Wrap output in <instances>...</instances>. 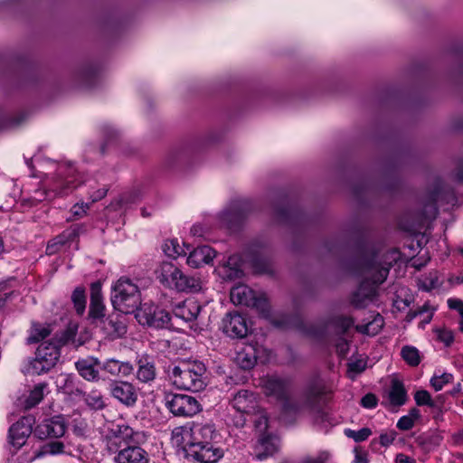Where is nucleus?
Listing matches in <instances>:
<instances>
[{
	"instance_id": "f257e3e1",
	"label": "nucleus",
	"mask_w": 463,
	"mask_h": 463,
	"mask_svg": "<svg viewBox=\"0 0 463 463\" xmlns=\"http://www.w3.org/2000/svg\"><path fill=\"white\" fill-rule=\"evenodd\" d=\"M265 393L282 402L279 420L285 425L293 424L302 407L319 411L333 394V384L320 375L310 378L303 391V404L289 397V382L279 377H269L264 383Z\"/></svg>"
},
{
	"instance_id": "f03ea898",
	"label": "nucleus",
	"mask_w": 463,
	"mask_h": 463,
	"mask_svg": "<svg viewBox=\"0 0 463 463\" xmlns=\"http://www.w3.org/2000/svg\"><path fill=\"white\" fill-rule=\"evenodd\" d=\"M376 259V253L373 251L361 254L354 261V273L364 277L352 296L351 302L355 307H364L368 302L374 300L378 286L388 277L391 264L382 265Z\"/></svg>"
},
{
	"instance_id": "7ed1b4c3",
	"label": "nucleus",
	"mask_w": 463,
	"mask_h": 463,
	"mask_svg": "<svg viewBox=\"0 0 463 463\" xmlns=\"http://www.w3.org/2000/svg\"><path fill=\"white\" fill-rule=\"evenodd\" d=\"M166 373L175 386L191 392H200L206 386V367L198 360H180L170 364Z\"/></svg>"
},
{
	"instance_id": "20e7f679",
	"label": "nucleus",
	"mask_w": 463,
	"mask_h": 463,
	"mask_svg": "<svg viewBox=\"0 0 463 463\" xmlns=\"http://www.w3.org/2000/svg\"><path fill=\"white\" fill-rule=\"evenodd\" d=\"M74 175L75 169L72 165H60L48 187L35 190L28 198L31 205H37L39 203L52 201L58 196H66L71 194L80 184Z\"/></svg>"
},
{
	"instance_id": "39448f33",
	"label": "nucleus",
	"mask_w": 463,
	"mask_h": 463,
	"mask_svg": "<svg viewBox=\"0 0 463 463\" xmlns=\"http://www.w3.org/2000/svg\"><path fill=\"white\" fill-rule=\"evenodd\" d=\"M177 451L187 459L201 463H216L223 457V450L213 444L196 441L194 436H173Z\"/></svg>"
},
{
	"instance_id": "423d86ee",
	"label": "nucleus",
	"mask_w": 463,
	"mask_h": 463,
	"mask_svg": "<svg viewBox=\"0 0 463 463\" xmlns=\"http://www.w3.org/2000/svg\"><path fill=\"white\" fill-rule=\"evenodd\" d=\"M111 302L115 309L124 314L135 313L141 305L138 287L129 279L121 278L113 288Z\"/></svg>"
},
{
	"instance_id": "0eeeda50",
	"label": "nucleus",
	"mask_w": 463,
	"mask_h": 463,
	"mask_svg": "<svg viewBox=\"0 0 463 463\" xmlns=\"http://www.w3.org/2000/svg\"><path fill=\"white\" fill-rule=\"evenodd\" d=\"M61 357V351L54 342L44 341L36 349L34 357L28 361L27 373L42 375L56 366Z\"/></svg>"
},
{
	"instance_id": "6e6552de",
	"label": "nucleus",
	"mask_w": 463,
	"mask_h": 463,
	"mask_svg": "<svg viewBox=\"0 0 463 463\" xmlns=\"http://www.w3.org/2000/svg\"><path fill=\"white\" fill-rule=\"evenodd\" d=\"M159 280L163 285L175 288L180 292H198L202 288L198 278L184 275L170 262L162 264Z\"/></svg>"
},
{
	"instance_id": "1a4fd4ad",
	"label": "nucleus",
	"mask_w": 463,
	"mask_h": 463,
	"mask_svg": "<svg viewBox=\"0 0 463 463\" xmlns=\"http://www.w3.org/2000/svg\"><path fill=\"white\" fill-rule=\"evenodd\" d=\"M135 317L139 324L155 328H165L171 320L168 312L150 302L141 304L135 312Z\"/></svg>"
},
{
	"instance_id": "9d476101",
	"label": "nucleus",
	"mask_w": 463,
	"mask_h": 463,
	"mask_svg": "<svg viewBox=\"0 0 463 463\" xmlns=\"http://www.w3.org/2000/svg\"><path fill=\"white\" fill-rule=\"evenodd\" d=\"M165 401V406L175 416L189 417L201 410L198 401L190 395L167 393Z\"/></svg>"
},
{
	"instance_id": "9b49d317",
	"label": "nucleus",
	"mask_w": 463,
	"mask_h": 463,
	"mask_svg": "<svg viewBox=\"0 0 463 463\" xmlns=\"http://www.w3.org/2000/svg\"><path fill=\"white\" fill-rule=\"evenodd\" d=\"M222 329L224 335L232 339H242L249 334L246 318L237 312L225 315L222 321Z\"/></svg>"
},
{
	"instance_id": "f8f14e48",
	"label": "nucleus",
	"mask_w": 463,
	"mask_h": 463,
	"mask_svg": "<svg viewBox=\"0 0 463 463\" xmlns=\"http://www.w3.org/2000/svg\"><path fill=\"white\" fill-rule=\"evenodd\" d=\"M111 396L127 407H132L137 401V392L133 383L126 381H112L109 384Z\"/></svg>"
},
{
	"instance_id": "ddd939ff",
	"label": "nucleus",
	"mask_w": 463,
	"mask_h": 463,
	"mask_svg": "<svg viewBox=\"0 0 463 463\" xmlns=\"http://www.w3.org/2000/svg\"><path fill=\"white\" fill-rule=\"evenodd\" d=\"M136 377L143 383H149L156 377V358L147 354H142L136 358Z\"/></svg>"
},
{
	"instance_id": "4468645a",
	"label": "nucleus",
	"mask_w": 463,
	"mask_h": 463,
	"mask_svg": "<svg viewBox=\"0 0 463 463\" xmlns=\"http://www.w3.org/2000/svg\"><path fill=\"white\" fill-rule=\"evenodd\" d=\"M83 230V225H71L69 229L63 231L61 233L49 241L46 246V254H56L61 247L76 240Z\"/></svg>"
},
{
	"instance_id": "2eb2a0df",
	"label": "nucleus",
	"mask_w": 463,
	"mask_h": 463,
	"mask_svg": "<svg viewBox=\"0 0 463 463\" xmlns=\"http://www.w3.org/2000/svg\"><path fill=\"white\" fill-rule=\"evenodd\" d=\"M260 346L258 344H248L241 347L235 354V364L243 370L252 369L257 364Z\"/></svg>"
},
{
	"instance_id": "dca6fc26",
	"label": "nucleus",
	"mask_w": 463,
	"mask_h": 463,
	"mask_svg": "<svg viewBox=\"0 0 463 463\" xmlns=\"http://www.w3.org/2000/svg\"><path fill=\"white\" fill-rule=\"evenodd\" d=\"M97 366L100 367V361L94 356H88L75 362V368L78 373L88 382H98L99 372Z\"/></svg>"
},
{
	"instance_id": "f3484780",
	"label": "nucleus",
	"mask_w": 463,
	"mask_h": 463,
	"mask_svg": "<svg viewBox=\"0 0 463 463\" xmlns=\"http://www.w3.org/2000/svg\"><path fill=\"white\" fill-rule=\"evenodd\" d=\"M89 317L93 321H101L105 318V306L102 301L101 285L99 282H94L90 286Z\"/></svg>"
},
{
	"instance_id": "a211bd4d",
	"label": "nucleus",
	"mask_w": 463,
	"mask_h": 463,
	"mask_svg": "<svg viewBox=\"0 0 463 463\" xmlns=\"http://www.w3.org/2000/svg\"><path fill=\"white\" fill-rule=\"evenodd\" d=\"M215 271L223 280L233 281L243 276L241 260L238 256H230L222 264L218 265Z\"/></svg>"
},
{
	"instance_id": "6ab92c4d",
	"label": "nucleus",
	"mask_w": 463,
	"mask_h": 463,
	"mask_svg": "<svg viewBox=\"0 0 463 463\" xmlns=\"http://www.w3.org/2000/svg\"><path fill=\"white\" fill-rule=\"evenodd\" d=\"M201 309L202 307L197 301L193 299H186L176 304L173 308V313L175 317L180 318L185 322H191L197 318Z\"/></svg>"
},
{
	"instance_id": "aec40b11",
	"label": "nucleus",
	"mask_w": 463,
	"mask_h": 463,
	"mask_svg": "<svg viewBox=\"0 0 463 463\" xmlns=\"http://www.w3.org/2000/svg\"><path fill=\"white\" fill-rule=\"evenodd\" d=\"M231 404L238 413L250 414L255 410L256 399L252 392L241 390L233 396Z\"/></svg>"
},
{
	"instance_id": "412c9836",
	"label": "nucleus",
	"mask_w": 463,
	"mask_h": 463,
	"mask_svg": "<svg viewBox=\"0 0 463 463\" xmlns=\"http://www.w3.org/2000/svg\"><path fill=\"white\" fill-rule=\"evenodd\" d=\"M215 257V250L210 246L203 245L190 251L187 264L192 268H199L203 264H209Z\"/></svg>"
},
{
	"instance_id": "4be33fe9",
	"label": "nucleus",
	"mask_w": 463,
	"mask_h": 463,
	"mask_svg": "<svg viewBox=\"0 0 463 463\" xmlns=\"http://www.w3.org/2000/svg\"><path fill=\"white\" fill-rule=\"evenodd\" d=\"M117 463H148L146 452L137 446L121 449L115 458Z\"/></svg>"
},
{
	"instance_id": "5701e85b",
	"label": "nucleus",
	"mask_w": 463,
	"mask_h": 463,
	"mask_svg": "<svg viewBox=\"0 0 463 463\" xmlns=\"http://www.w3.org/2000/svg\"><path fill=\"white\" fill-rule=\"evenodd\" d=\"M37 428L40 434H65L68 421L63 415H55L45 419Z\"/></svg>"
},
{
	"instance_id": "b1692460",
	"label": "nucleus",
	"mask_w": 463,
	"mask_h": 463,
	"mask_svg": "<svg viewBox=\"0 0 463 463\" xmlns=\"http://www.w3.org/2000/svg\"><path fill=\"white\" fill-rule=\"evenodd\" d=\"M100 368L116 377H126L134 373V366L128 362H120L116 359H108Z\"/></svg>"
},
{
	"instance_id": "393cba45",
	"label": "nucleus",
	"mask_w": 463,
	"mask_h": 463,
	"mask_svg": "<svg viewBox=\"0 0 463 463\" xmlns=\"http://www.w3.org/2000/svg\"><path fill=\"white\" fill-rule=\"evenodd\" d=\"M254 294L255 292L248 286L239 284L232 288L230 297L233 304L250 307V305H255L256 303Z\"/></svg>"
},
{
	"instance_id": "a878e982",
	"label": "nucleus",
	"mask_w": 463,
	"mask_h": 463,
	"mask_svg": "<svg viewBox=\"0 0 463 463\" xmlns=\"http://www.w3.org/2000/svg\"><path fill=\"white\" fill-rule=\"evenodd\" d=\"M47 387L48 383H37L27 396L20 398L19 402L23 409L27 411L38 405L43 401Z\"/></svg>"
},
{
	"instance_id": "bb28decb",
	"label": "nucleus",
	"mask_w": 463,
	"mask_h": 463,
	"mask_svg": "<svg viewBox=\"0 0 463 463\" xmlns=\"http://www.w3.org/2000/svg\"><path fill=\"white\" fill-rule=\"evenodd\" d=\"M35 418L33 415L22 416L16 422L13 423L8 434H37L39 429L35 428Z\"/></svg>"
},
{
	"instance_id": "cd10ccee",
	"label": "nucleus",
	"mask_w": 463,
	"mask_h": 463,
	"mask_svg": "<svg viewBox=\"0 0 463 463\" xmlns=\"http://www.w3.org/2000/svg\"><path fill=\"white\" fill-rule=\"evenodd\" d=\"M104 330L112 337H118L127 332L125 324L120 320L118 314H111L101 321Z\"/></svg>"
},
{
	"instance_id": "c85d7f7f",
	"label": "nucleus",
	"mask_w": 463,
	"mask_h": 463,
	"mask_svg": "<svg viewBox=\"0 0 463 463\" xmlns=\"http://www.w3.org/2000/svg\"><path fill=\"white\" fill-rule=\"evenodd\" d=\"M278 439L279 436H260L256 444L258 458L263 459L273 455L278 450Z\"/></svg>"
},
{
	"instance_id": "c756f323",
	"label": "nucleus",
	"mask_w": 463,
	"mask_h": 463,
	"mask_svg": "<svg viewBox=\"0 0 463 463\" xmlns=\"http://www.w3.org/2000/svg\"><path fill=\"white\" fill-rule=\"evenodd\" d=\"M52 332L50 324H41L39 322H32L30 335L26 338L27 345L39 343L47 338Z\"/></svg>"
},
{
	"instance_id": "7c9ffc66",
	"label": "nucleus",
	"mask_w": 463,
	"mask_h": 463,
	"mask_svg": "<svg viewBox=\"0 0 463 463\" xmlns=\"http://www.w3.org/2000/svg\"><path fill=\"white\" fill-rule=\"evenodd\" d=\"M389 401L393 406H402L406 402L407 392L400 380L394 379L392 381Z\"/></svg>"
},
{
	"instance_id": "2f4dec72",
	"label": "nucleus",
	"mask_w": 463,
	"mask_h": 463,
	"mask_svg": "<svg viewBox=\"0 0 463 463\" xmlns=\"http://www.w3.org/2000/svg\"><path fill=\"white\" fill-rule=\"evenodd\" d=\"M58 387L60 392L71 399H81V396H84V391L75 384L71 374L65 375L62 383Z\"/></svg>"
},
{
	"instance_id": "473e14b6",
	"label": "nucleus",
	"mask_w": 463,
	"mask_h": 463,
	"mask_svg": "<svg viewBox=\"0 0 463 463\" xmlns=\"http://www.w3.org/2000/svg\"><path fill=\"white\" fill-rule=\"evenodd\" d=\"M184 428L192 434H213L216 430L214 424L210 420H194L187 423Z\"/></svg>"
},
{
	"instance_id": "72a5a7b5",
	"label": "nucleus",
	"mask_w": 463,
	"mask_h": 463,
	"mask_svg": "<svg viewBox=\"0 0 463 463\" xmlns=\"http://www.w3.org/2000/svg\"><path fill=\"white\" fill-rule=\"evenodd\" d=\"M414 438V443L423 452H430L439 445L442 436H410Z\"/></svg>"
},
{
	"instance_id": "f704fd0d",
	"label": "nucleus",
	"mask_w": 463,
	"mask_h": 463,
	"mask_svg": "<svg viewBox=\"0 0 463 463\" xmlns=\"http://www.w3.org/2000/svg\"><path fill=\"white\" fill-rule=\"evenodd\" d=\"M298 212L288 201H283L281 205H277L274 208V215L279 222H290L297 217Z\"/></svg>"
},
{
	"instance_id": "c9c22d12",
	"label": "nucleus",
	"mask_w": 463,
	"mask_h": 463,
	"mask_svg": "<svg viewBox=\"0 0 463 463\" xmlns=\"http://www.w3.org/2000/svg\"><path fill=\"white\" fill-rule=\"evenodd\" d=\"M81 399L91 410L100 411L106 407L103 396L98 390H92L89 393L84 392V396H81Z\"/></svg>"
},
{
	"instance_id": "e433bc0d",
	"label": "nucleus",
	"mask_w": 463,
	"mask_h": 463,
	"mask_svg": "<svg viewBox=\"0 0 463 463\" xmlns=\"http://www.w3.org/2000/svg\"><path fill=\"white\" fill-rule=\"evenodd\" d=\"M66 445L61 440H51L42 446L41 450L37 453V457L44 456L47 454L56 455L61 453H71L67 451Z\"/></svg>"
},
{
	"instance_id": "4c0bfd02",
	"label": "nucleus",
	"mask_w": 463,
	"mask_h": 463,
	"mask_svg": "<svg viewBox=\"0 0 463 463\" xmlns=\"http://www.w3.org/2000/svg\"><path fill=\"white\" fill-rule=\"evenodd\" d=\"M71 301L73 302L77 314L82 315L86 307L85 288L82 287L76 288L72 292Z\"/></svg>"
},
{
	"instance_id": "58836bf2",
	"label": "nucleus",
	"mask_w": 463,
	"mask_h": 463,
	"mask_svg": "<svg viewBox=\"0 0 463 463\" xmlns=\"http://www.w3.org/2000/svg\"><path fill=\"white\" fill-rule=\"evenodd\" d=\"M401 355L411 366H417L420 363L419 350L414 346H403L401 351Z\"/></svg>"
},
{
	"instance_id": "ea45409f",
	"label": "nucleus",
	"mask_w": 463,
	"mask_h": 463,
	"mask_svg": "<svg viewBox=\"0 0 463 463\" xmlns=\"http://www.w3.org/2000/svg\"><path fill=\"white\" fill-rule=\"evenodd\" d=\"M76 335V331L73 328H67L54 335L53 338L48 340L49 342H54L55 345L61 351V346L69 344L71 341H73Z\"/></svg>"
},
{
	"instance_id": "a19ab883",
	"label": "nucleus",
	"mask_w": 463,
	"mask_h": 463,
	"mask_svg": "<svg viewBox=\"0 0 463 463\" xmlns=\"http://www.w3.org/2000/svg\"><path fill=\"white\" fill-rule=\"evenodd\" d=\"M253 423L259 434H265L269 427L268 413L264 410H259L254 416Z\"/></svg>"
},
{
	"instance_id": "79ce46f5",
	"label": "nucleus",
	"mask_w": 463,
	"mask_h": 463,
	"mask_svg": "<svg viewBox=\"0 0 463 463\" xmlns=\"http://www.w3.org/2000/svg\"><path fill=\"white\" fill-rule=\"evenodd\" d=\"M424 313H428L426 317L422 320L424 323H430L432 319L433 311L430 310V307L428 303H425L422 307H419L416 310H410L406 315V321L411 322L415 317L419 316H422Z\"/></svg>"
},
{
	"instance_id": "37998d69",
	"label": "nucleus",
	"mask_w": 463,
	"mask_h": 463,
	"mask_svg": "<svg viewBox=\"0 0 463 463\" xmlns=\"http://www.w3.org/2000/svg\"><path fill=\"white\" fill-rule=\"evenodd\" d=\"M163 250L169 257H176L182 254H186V251L179 245L177 240L166 241L164 244Z\"/></svg>"
},
{
	"instance_id": "c03bdc74",
	"label": "nucleus",
	"mask_w": 463,
	"mask_h": 463,
	"mask_svg": "<svg viewBox=\"0 0 463 463\" xmlns=\"http://www.w3.org/2000/svg\"><path fill=\"white\" fill-rule=\"evenodd\" d=\"M414 400L416 404L419 406L428 405L430 407H434L435 403L431 399V396L429 392L425 390L417 391L414 394Z\"/></svg>"
},
{
	"instance_id": "a18cd8bd",
	"label": "nucleus",
	"mask_w": 463,
	"mask_h": 463,
	"mask_svg": "<svg viewBox=\"0 0 463 463\" xmlns=\"http://www.w3.org/2000/svg\"><path fill=\"white\" fill-rule=\"evenodd\" d=\"M354 324V320L350 317H337L334 319L335 326L341 334H345Z\"/></svg>"
},
{
	"instance_id": "49530a36",
	"label": "nucleus",
	"mask_w": 463,
	"mask_h": 463,
	"mask_svg": "<svg viewBox=\"0 0 463 463\" xmlns=\"http://www.w3.org/2000/svg\"><path fill=\"white\" fill-rule=\"evenodd\" d=\"M452 379V374L443 373L440 376H433L430 380V384L436 391H440L443 385L451 382Z\"/></svg>"
},
{
	"instance_id": "de8ad7c7",
	"label": "nucleus",
	"mask_w": 463,
	"mask_h": 463,
	"mask_svg": "<svg viewBox=\"0 0 463 463\" xmlns=\"http://www.w3.org/2000/svg\"><path fill=\"white\" fill-rule=\"evenodd\" d=\"M438 339L444 343L446 346H449L454 341V335L451 330L437 329Z\"/></svg>"
},
{
	"instance_id": "09e8293b",
	"label": "nucleus",
	"mask_w": 463,
	"mask_h": 463,
	"mask_svg": "<svg viewBox=\"0 0 463 463\" xmlns=\"http://www.w3.org/2000/svg\"><path fill=\"white\" fill-rule=\"evenodd\" d=\"M378 403V399L373 393L365 394L360 402V404L365 409H373L375 408Z\"/></svg>"
},
{
	"instance_id": "8fccbe9b",
	"label": "nucleus",
	"mask_w": 463,
	"mask_h": 463,
	"mask_svg": "<svg viewBox=\"0 0 463 463\" xmlns=\"http://www.w3.org/2000/svg\"><path fill=\"white\" fill-rule=\"evenodd\" d=\"M28 436H8V443L14 447V453L21 449L26 443Z\"/></svg>"
},
{
	"instance_id": "3c124183",
	"label": "nucleus",
	"mask_w": 463,
	"mask_h": 463,
	"mask_svg": "<svg viewBox=\"0 0 463 463\" xmlns=\"http://www.w3.org/2000/svg\"><path fill=\"white\" fill-rule=\"evenodd\" d=\"M87 208H88V206H84V205H79V204L73 205L72 208L71 209V213L72 217H70L67 220L74 221V220L81 218L86 213Z\"/></svg>"
},
{
	"instance_id": "603ef678",
	"label": "nucleus",
	"mask_w": 463,
	"mask_h": 463,
	"mask_svg": "<svg viewBox=\"0 0 463 463\" xmlns=\"http://www.w3.org/2000/svg\"><path fill=\"white\" fill-rule=\"evenodd\" d=\"M414 422L411 417H408L407 415L402 416L397 422V428L401 430H411Z\"/></svg>"
},
{
	"instance_id": "864d4df0",
	"label": "nucleus",
	"mask_w": 463,
	"mask_h": 463,
	"mask_svg": "<svg viewBox=\"0 0 463 463\" xmlns=\"http://www.w3.org/2000/svg\"><path fill=\"white\" fill-rule=\"evenodd\" d=\"M366 367V362L364 360H356L354 362H351L348 364V369L350 372H354L357 373H362L364 371Z\"/></svg>"
},
{
	"instance_id": "5fc2aeb1",
	"label": "nucleus",
	"mask_w": 463,
	"mask_h": 463,
	"mask_svg": "<svg viewBox=\"0 0 463 463\" xmlns=\"http://www.w3.org/2000/svg\"><path fill=\"white\" fill-rule=\"evenodd\" d=\"M354 463H366L367 462V458H366V452L360 447H355L354 449Z\"/></svg>"
},
{
	"instance_id": "6e6d98bb",
	"label": "nucleus",
	"mask_w": 463,
	"mask_h": 463,
	"mask_svg": "<svg viewBox=\"0 0 463 463\" xmlns=\"http://www.w3.org/2000/svg\"><path fill=\"white\" fill-rule=\"evenodd\" d=\"M254 300L256 302L255 305H250V307H256L257 309H260L261 311L266 310L268 304L264 298L257 297L256 294H254Z\"/></svg>"
},
{
	"instance_id": "4d7b16f0",
	"label": "nucleus",
	"mask_w": 463,
	"mask_h": 463,
	"mask_svg": "<svg viewBox=\"0 0 463 463\" xmlns=\"http://www.w3.org/2000/svg\"><path fill=\"white\" fill-rule=\"evenodd\" d=\"M348 343L345 338H340L338 343L336 344V350L337 352L342 354L345 355L348 352Z\"/></svg>"
},
{
	"instance_id": "13d9d810",
	"label": "nucleus",
	"mask_w": 463,
	"mask_h": 463,
	"mask_svg": "<svg viewBox=\"0 0 463 463\" xmlns=\"http://www.w3.org/2000/svg\"><path fill=\"white\" fill-rule=\"evenodd\" d=\"M448 306L451 309H455L458 312L463 308V301L457 298H449L448 300Z\"/></svg>"
},
{
	"instance_id": "bf43d9fd",
	"label": "nucleus",
	"mask_w": 463,
	"mask_h": 463,
	"mask_svg": "<svg viewBox=\"0 0 463 463\" xmlns=\"http://www.w3.org/2000/svg\"><path fill=\"white\" fill-rule=\"evenodd\" d=\"M345 434H373V430L368 427L362 428L357 431L347 429L345 430Z\"/></svg>"
},
{
	"instance_id": "052dcab7",
	"label": "nucleus",
	"mask_w": 463,
	"mask_h": 463,
	"mask_svg": "<svg viewBox=\"0 0 463 463\" xmlns=\"http://www.w3.org/2000/svg\"><path fill=\"white\" fill-rule=\"evenodd\" d=\"M107 192H108V190L105 189V188L99 189L97 192H95L94 194L91 195L92 202H97V201L101 200L102 198H104L106 196V194H107Z\"/></svg>"
},
{
	"instance_id": "680f3d73",
	"label": "nucleus",
	"mask_w": 463,
	"mask_h": 463,
	"mask_svg": "<svg viewBox=\"0 0 463 463\" xmlns=\"http://www.w3.org/2000/svg\"><path fill=\"white\" fill-rule=\"evenodd\" d=\"M408 417H411V419L415 421L417 420H419L420 418V411L419 409L417 408H412L410 411H409V414L407 415Z\"/></svg>"
},
{
	"instance_id": "e2e57ef3",
	"label": "nucleus",
	"mask_w": 463,
	"mask_h": 463,
	"mask_svg": "<svg viewBox=\"0 0 463 463\" xmlns=\"http://www.w3.org/2000/svg\"><path fill=\"white\" fill-rule=\"evenodd\" d=\"M244 414L245 413H239L238 415V420L234 422V425L239 428V427H242L244 424H245V418H244Z\"/></svg>"
},
{
	"instance_id": "0e129e2a",
	"label": "nucleus",
	"mask_w": 463,
	"mask_h": 463,
	"mask_svg": "<svg viewBox=\"0 0 463 463\" xmlns=\"http://www.w3.org/2000/svg\"><path fill=\"white\" fill-rule=\"evenodd\" d=\"M380 439H381V443L383 446H387V445H389L390 443L392 442L393 436H380Z\"/></svg>"
},
{
	"instance_id": "69168bd1",
	"label": "nucleus",
	"mask_w": 463,
	"mask_h": 463,
	"mask_svg": "<svg viewBox=\"0 0 463 463\" xmlns=\"http://www.w3.org/2000/svg\"><path fill=\"white\" fill-rule=\"evenodd\" d=\"M396 462L397 463H411L410 458L407 456H404L402 454H399L396 457Z\"/></svg>"
},
{
	"instance_id": "338daca9",
	"label": "nucleus",
	"mask_w": 463,
	"mask_h": 463,
	"mask_svg": "<svg viewBox=\"0 0 463 463\" xmlns=\"http://www.w3.org/2000/svg\"><path fill=\"white\" fill-rule=\"evenodd\" d=\"M107 131H108V132H107V134H106V135H107L108 139L112 138V137H117V136H118V132H117L116 130H114V129L110 128H109L107 129Z\"/></svg>"
},
{
	"instance_id": "774afa93",
	"label": "nucleus",
	"mask_w": 463,
	"mask_h": 463,
	"mask_svg": "<svg viewBox=\"0 0 463 463\" xmlns=\"http://www.w3.org/2000/svg\"><path fill=\"white\" fill-rule=\"evenodd\" d=\"M457 178L459 181H463V164L460 165V167L458 169L456 173Z\"/></svg>"
}]
</instances>
